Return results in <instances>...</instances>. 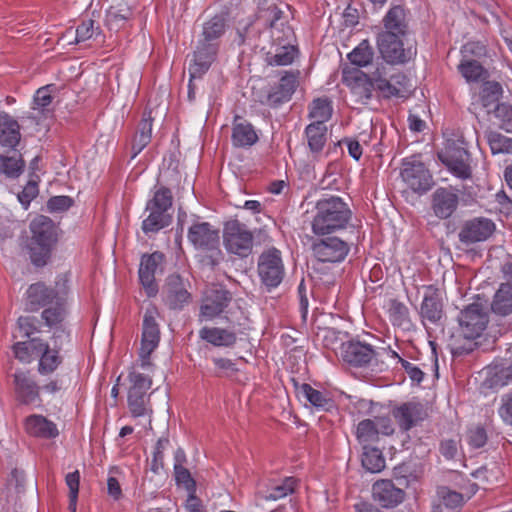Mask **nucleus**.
I'll list each match as a JSON object with an SVG mask.
<instances>
[{
  "mask_svg": "<svg viewBox=\"0 0 512 512\" xmlns=\"http://www.w3.org/2000/svg\"><path fill=\"white\" fill-rule=\"evenodd\" d=\"M493 113L500 121V129L506 132H512V105L508 103H497Z\"/></svg>",
  "mask_w": 512,
  "mask_h": 512,
  "instance_id": "obj_58",
  "label": "nucleus"
},
{
  "mask_svg": "<svg viewBox=\"0 0 512 512\" xmlns=\"http://www.w3.org/2000/svg\"><path fill=\"white\" fill-rule=\"evenodd\" d=\"M165 256L162 252L156 251L152 254H144L141 257L139 267V279L149 297H154L159 289L155 275L160 265L164 262Z\"/></svg>",
  "mask_w": 512,
  "mask_h": 512,
  "instance_id": "obj_19",
  "label": "nucleus"
},
{
  "mask_svg": "<svg viewBox=\"0 0 512 512\" xmlns=\"http://www.w3.org/2000/svg\"><path fill=\"white\" fill-rule=\"evenodd\" d=\"M53 85H47L39 88L33 98L32 110L27 115L28 119L39 121L41 118H47L52 115L51 104L53 97L51 95Z\"/></svg>",
  "mask_w": 512,
  "mask_h": 512,
  "instance_id": "obj_31",
  "label": "nucleus"
},
{
  "mask_svg": "<svg viewBox=\"0 0 512 512\" xmlns=\"http://www.w3.org/2000/svg\"><path fill=\"white\" fill-rule=\"evenodd\" d=\"M51 246L30 243V258L34 265L44 266L50 256Z\"/></svg>",
  "mask_w": 512,
  "mask_h": 512,
  "instance_id": "obj_61",
  "label": "nucleus"
},
{
  "mask_svg": "<svg viewBox=\"0 0 512 512\" xmlns=\"http://www.w3.org/2000/svg\"><path fill=\"white\" fill-rule=\"evenodd\" d=\"M392 415L403 432L409 431L428 417L424 405L418 402H406L394 408Z\"/></svg>",
  "mask_w": 512,
  "mask_h": 512,
  "instance_id": "obj_23",
  "label": "nucleus"
},
{
  "mask_svg": "<svg viewBox=\"0 0 512 512\" xmlns=\"http://www.w3.org/2000/svg\"><path fill=\"white\" fill-rule=\"evenodd\" d=\"M376 428L372 419H364L358 423L356 438L363 447L370 446L371 443H375L379 440V434Z\"/></svg>",
  "mask_w": 512,
  "mask_h": 512,
  "instance_id": "obj_48",
  "label": "nucleus"
},
{
  "mask_svg": "<svg viewBox=\"0 0 512 512\" xmlns=\"http://www.w3.org/2000/svg\"><path fill=\"white\" fill-rule=\"evenodd\" d=\"M300 393L317 409L329 410L333 402L323 392L314 389L310 384L303 383L299 386Z\"/></svg>",
  "mask_w": 512,
  "mask_h": 512,
  "instance_id": "obj_44",
  "label": "nucleus"
},
{
  "mask_svg": "<svg viewBox=\"0 0 512 512\" xmlns=\"http://www.w3.org/2000/svg\"><path fill=\"white\" fill-rule=\"evenodd\" d=\"M294 46H283L275 54H267V62L272 66H286L293 62L296 55Z\"/></svg>",
  "mask_w": 512,
  "mask_h": 512,
  "instance_id": "obj_55",
  "label": "nucleus"
},
{
  "mask_svg": "<svg viewBox=\"0 0 512 512\" xmlns=\"http://www.w3.org/2000/svg\"><path fill=\"white\" fill-rule=\"evenodd\" d=\"M101 33L99 25L93 19H85L76 29V43L85 42Z\"/></svg>",
  "mask_w": 512,
  "mask_h": 512,
  "instance_id": "obj_59",
  "label": "nucleus"
},
{
  "mask_svg": "<svg viewBox=\"0 0 512 512\" xmlns=\"http://www.w3.org/2000/svg\"><path fill=\"white\" fill-rule=\"evenodd\" d=\"M12 351L15 358L24 364H30L37 358V372L41 376L53 374L63 363L60 348L56 345L51 348L43 339L16 342L12 346Z\"/></svg>",
  "mask_w": 512,
  "mask_h": 512,
  "instance_id": "obj_2",
  "label": "nucleus"
},
{
  "mask_svg": "<svg viewBox=\"0 0 512 512\" xmlns=\"http://www.w3.org/2000/svg\"><path fill=\"white\" fill-rule=\"evenodd\" d=\"M296 487V480L293 477L285 478L280 484L271 487L264 496L265 500H279L292 494Z\"/></svg>",
  "mask_w": 512,
  "mask_h": 512,
  "instance_id": "obj_54",
  "label": "nucleus"
},
{
  "mask_svg": "<svg viewBox=\"0 0 512 512\" xmlns=\"http://www.w3.org/2000/svg\"><path fill=\"white\" fill-rule=\"evenodd\" d=\"M191 283L179 274L169 275L161 289L164 304L171 310H181L192 300Z\"/></svg>",
  "mask_w": 512,
  "mask_h": 512,
  "instance_id": "obj_9",
  "label": "nucleus"
},
{
  "mask_svg": "<svg viewBox=\"0 0 512 512\" xmlns=\"http://www.w3.org/2000/svg\"><path fill=\"white\" fill-rule=\"evenodd\" d=\"M371 78L374 82V90H377L382 98L398 97V90L395 89L394 84H391L390 76L387 75L384 66H378L371 73Z\"/></svg>",
  "mask_w": 512,
  "mask_h": 512,
  "instance_id": "obj_37",
  "label": "nucleus"
},
{
  "mask_svg": "<svg viewBox=\"0 0 512 512\" xmlns=\"http://www.w3.org/2000/svg\"><path fill=\"white\" fill-rule=\"evenodd\" d=\"M341 357L346 364L362 368L371 364L377 357V352L369 344L351 340L342 344Z\"/></svg>",
  "mask_w": 512,
  "mask_h": 512,
  "instance_id": "obj_20",
  "label": "nucleus"
},
{
  "mask_svg": "<svg viewBox=\"0 0 512 512\" xmlns=\"http://www.w3.org/2000/svg\"><path fill=\"white\" fill-rule=\"evenodd\" d=\"M66 485L69 488V505L68 509L70 512H76L77 500L79 493L80 484V473L78 470L68 473L65 477Z\"/></svg>",
  "mask_w": 512,
  "mask_h": 512,
  "instance_id": "obj_56",
  "label": "nucleus"
},
{
  "mask_svg": "<svg viewBox=\"0 0 512 512\" xmlns=\"http://www.w3.org/2000/svg\"><path fill=\"white\" fill-rule=\"evenodd\" d=\"M437 155L441 163L455 177L461 180L472 178L471 154L462 137L447 139L444 148Z\"/></svg>",
  "mask_w": 512,
  "mask_h": 512,
  "instance_id": "obj_3",
  "label": "nucleus"
},
{
  "mask_svg": "<svg viewBox=\"0 0 512 512\" xmlns=\"http://www.w3.org/2000/svg\"><path fill=\"white\" fill-rule=\"evenodd\" d=\"M400 175L406 185L420 195L429 191L434 185L429 169L415 158L403 161Z\"/></svg>",
  "mask_w": 512,
  "mask_h": 512,
  "instance_id": "obj_11",
  "label": "nucleus"
},
{
  "mask_svg": "<svg viewBox=\"0 0 512 512\" xmlns=\"http://www.w3.org/2000/svg\"><path fill=\"white\" fill-rule=\"evenodd\" d=\"M503 94V89L500 83L496 81H487L483 84L480 97L483 106L488 107L499 101Z\"/></svg>",
  "mask_w": 512,
  "mask_h": 512,
  "instance_id": "obj_53",
  "label": "nucleus"
},
{
  "mask_svg": "<svg viewBox=\"0 0 512 512\" xmlns=\"http://www.w3.org/2000/svg\"><path fill=\"white\" fill-rule=\"evenodd\" d=\"M392 31H382L377 35V46L383 59L390 64H404L416 55V49L404 48L401 37Z\"/></svg>",
  "mask_w": 512,
  "mask_h": 512,
  "instance_id": "obj_7",
  "label": "nucleus"
},
{
  "mask_svg": "<svg viewBox=\"0 0 512 512\" xmlns=\"http://www.w3.org/2000/svg\"><path fill=\"white\" fill-rule=\"evenodd\" d=\"M38 195V183L36 180H30L18 194V199L25 208L28 207L30 202Z\"/></svg>",
  "mask_w": 512,
  "mask_h": 512,
  "instance_id": "obj_64",
  "label": "nucleus"
},
{
  "mask_svg": "<svg viewBox=\"0 0 512 512\" xmlns=\"http://www.w3.org/2000/svg\"><path fill=\"white\" fill-rule=\"evenodd\" d=\"M458 205L459 196L452 187H438L431 195V210L438 219L450 218Z\"/></svg>",
  "mask_w": 512,
  "mask_h": 512,
  "instance_id": "obj_21",
  "label": "nucleus"
},
{
  "mask_svg": "<svg viewBox=\"0 0 512 512\" xmlns=\"http://www.w3.org/2000/svg\"><path fill=\"white\" fill-rule=\"evenodd\" d=\"M495 223L485 217L465 221L458 233L459 241L465 245L487 240L495 231Z\"/></svg>",
  "mask_w": 512,
  "mask_h": 512,
  "instance_id": "obj_15",
  "label": "nucleus"
},
{
  "mask_svg": "<svg viewBox=\"0 0 512 512\" xmlns=\"http://www.w3.org/2000/svg\"><path fill=\"white\" fill-rule=\"evenodd\" d=\"M298 81L293 74H286L279 80V83L271 87L267 93L263 104L277 108L285 102H288L296 90Z\"/></svg>",
  "mask_w": 512,
  "mask_h": 512,
  "instance_id": "obj_27",
  "label": "nucleus"
},
{
  "mask_svg": "<svg viewBox=\"0 0 512 512\" xmlns=\"http://www.w3.org/2000/svg\"><path fill=\"white\" fill-rule=\"evenodd\" d=\"M21 133L18 122L7 113H0V146L14 149L20 142Z\"/></svg>",
  "mask_w": 512,
  "mask_h": 512,
  "instance_id": "obj_30",
  "label": "nucleus"
},
{
  "mask_svg": "<svg viewBox=\"0 0 512 512\" xmlns=\"http://www.w3.org/2000/svg\"><path fill=\"white\" fill-rule=\"evenodd\" d=\"M66 298L56 301L54 306L45 307L41 313V319L49 328H60L66 318Z\"/></svg>",
  "mask_w": 512,
  "mask_h": 512,
  "instance_id": "obj_40",
  "label": "nucleus"
},
{
  "mask_svg": "<svg viewBox=\"0 0 512 512\" xmlns=\"http://www.w3.org/2000/svg\"><path fill=\"white\" fill-rule=\"evenodd\" d=\"M174 474L178 484H183L188 491H195L196 483L187 468L180 464L174 465Z\"/></svg>",
  "mask_w": 512,
  "mask_h": 512,
  "instance_id": "obj_62",
  "label": "nucleus"
},
{
  "mask_svg": "<svg viewBox=\"0 0 512 512\" xmlns=\"http://www.w3.org/2000/svg\"><path fill=\"white\" fill-rule=\"evenodd\" d=\"M352 218L348 204L338 196H331L317 201L315 214L311 222L312 232L324 236L346 229Z\"/></svg>",
  "mask_w": 512,
  "mask_h": 512,
  "instance_id": "obj_1",
  "label": "nucleus"
},
{
  "mask_svg": "<svg viewBox=\"0 0 512 512\" xmlns=\"http://www.w3.org/2000/svg\"><path fill=\"white\" fill-rule=\"evenodd\" d=\"M212 362L215 366L214 374L217 377H232L238 372L235 362L224 357H213Z\"/></svg>",
  "mask_w": 512,
  "mask_h": 512,
  "instance_id": "obj_60",
  "label": "nucleus"
},
{
  "mask_svg": "<svg viewBox=\"0 0 512 512\" xmlns=\"http://www.w3.org/2000/svg\"><path fill=\"white\" fill-rule=\"evenodd\" d=\"M173 196L172 192L167 187H160L154 192L153 197L148 200L146 209H159L168 211L172 208Z\"/></svg>",
  "mask_w": 512,
  "mask_h": 512,
  "instance_id": "obj_50",
  "label": "nucleus"
},
{
  "mask_svg": "<svg viewBox=\"0 0 512 512\" xmlns=\"http://www.w3.org/2000/svg\"><path fill=\"white\" fill-rule=\"evenodd\" d=\"M188 240L200 250L217 249L220 244L219 230L208 222H196L190 226Z\"/></svg>",
  "mask_w": 512,
  "mask_h": 512,
  "instance_id": "obj_22",
  "label": "nucleus"
},
{
  "mask_svg": "<svg viewBox=\"0 0 512 512\" xmlns=\"http://www.w3.org/2000/svg\"><path fill=\"white\" fill-rule=\"evenodd\" d=\"M201 340L215 347H233L237 341V333L233 327H208L199 330Z\"/></svg>",
  "mask_w": 512,
  "mask_h": 512,
  "instance_id": "obj_28",
  "label": "nucleus"
},
{
  "mask_svg": "<svg viewBox=\"0 0 512 512\" xmlns=\"http://www.w3.org/2000/svg\"><path fill=\"white\" fill-rule=\"evenodd\" d=\"M491 311L494 317H507L512 314V284L500 285L493 297Z\"/></svg>",
  "mask_w": 512,
  "mask_h": 512,
  "instance_id": "obj_33",
  "label": "nucleus"
},
{
  "mask_svg": "<svg viewBox=\"0 0 512 512\" xmlns=\"http://www.w3.org/2000/svg\"><path fill=\"white\" fill-rule=\"evenodd\" d=\"M258 141V135L251 123L236 116L232 128V142L236 147H250Z\"/></svg>",
  "mask_w": 512,
  "mask_h": 512,
  "instance_id": "obj_32",
  "label": "nucleus"
},
{
  "mask_svg": "<svg viewBox=\"0 0 512 512\" xmlns=\"http://www.w3.org/2000/svg\"><path fill=\"white\" fill-rule=\"evenodd\" d=\"M257 272L268 291L278 287L285 276L281 252L276 248L263 251L258 258Z\"/></svg>",
  "mask_w": 512,
  "mask_h": 512,
  "instance_id": "obj_6",
  "label": "nucleus"
},
{
  "mask_svg": "<svg viewBox=\"0 0 512 512\" xmlns=\"http://www.w3.org/2000/svg\"><path fill=\"white\" fill-rule=\"evenodd\" d=\"M223 245L227 253L241 259L247 258L253 252L254 234L239 220H229L223 227Z\"/></svg>",
  "mask_w": 512,
  "mask_h": 512,
  "instance_id": "obj_4",
  "label": "nucleus"
},
{
  "mask_svg": "<svg viewBox=\"0 0 512 512\" xmlns=\"http://www.w3.org/2000/svg\"><path fill=\"white\" fill-rule=\"evenodd\" d=\"M146 211L149 215L142 222V230L145 234L158 232L171 223L172 217L168 211L159 209H146Z\"/></svg>",
  "mask_w": 512,
  "mask_h": 512,
  "instance_id": "obj_39",
  "label": "nucleus"
},
{
  "mask_svg": "<svg viewBox=\"0 0 512 512\" xmlns=\"http://www.w3.org/2000/svg\"><path fill=\"white\" fill-rule=\"evenodd\" d=\"M160 341V329L152 312L146 311L143 318L141 347L139 356L142 367L149 366L150 356L158 347Z\"/></svg>",
  "mask_w": 512,
  "mask_h": 512,
  "instance_id": "obj_18",
  "label": "nucleus"
},
{
  "mask_svg": "<svg viewBox=\"0 0 512 512\" xmlns=\"http://www.w3.org/2000/svg\"><path fill=\"white\" fill-rule=\"evenodd\" d=\"M486 137L492 154L512 152V138H508L496 131L488 132Z\"/></svg>",
  "mask_w": 512,
  "mask_h": 512,
  "instance_id": "obj_52",
  "label": "nucleus"
},
{
  "mask_svg": "<svg viewBox=\"0 0 512 512\" xmlns=\"http://www.w3.org/2000/svg\"><path fill=\"white\" fill-rule=\"evenodd\" d=\"M152 122L151 111H145L132 141L133 157L137 156L150 143L152 138Z\"/></svg>",
  "mask_w": 512,
  "mask_h": 512,
  "instance_id": "obj_34",
  "label": "nucleus"
},
{
  "mask_svg": "<svg viewBox=\"0 0 512 512\" xmlns=\"http://www.w3.org/2000/svg\"><path fill=\"white\" fill-rule=\"evenodd\" d=\"M311 249L318 261L336 263L345 259L349 245L338 237H327L313 242Z\"/></svg>",
  "mask_w": 512,
  "mask_h": 512,
  "instance_id": "obj_16",
  "label": "nucleus"
},
{
  "mask_svg": "<svg viewBox=\"0 0 512 512\" xmlns=\"http://www.w3.org/2000/svg\"><path fill=\"white\" fill-rule=\"evenodd\" d=\"M24 168L25 161L21 154H18V156L0 155V173L7 178H18L23 173Z\"/></svg>",
  "mask_w": 512,
  "mask_h": 512,
  "instance_id": "obj_43",
  "label": "nucleus"
},
{
  "mask_svg": "<svg viewBox=\"0 0 512 512\" xmlns=\"http://www.w3.org/2000/svg\"><path fill=\"white\" fill-rule=\"evenodd\" d=\"M305 135L310 151L317 155L327 142V126L322 123H310L305 128Z\"/></svg>",
  "mask_w": 512,
  "mask_h": 512,
  "instance_id": "obj_35",
  "label": "nucleus"
},
{
  "mask_svg": "<svg viewBox=\"0 0 512 512\" xmlns=\"http://www.w3.org/2000/svg\"><path fill=\"white\" fill-rule=\"evenodd\" d=\"M361 462L363 468L371 473H379L385 468V458L378 448L363 447Z\"/></svg>",
  "mask_w": 512,
  "mask_h": 512,
  "instance_id": "obj_42",
  "label": "nucleus"
},
{
  "mask_svg": "<svg viewBox=\"0 0 512 512\" xmlns=\"http://www.w3.org/2000/svg\"><path fill=\"white\" fill-rule=\"evenodd\" d=\"M15 400L20 405L41 406V388L29 370H16L13 375Z\"/></svg>",
  "mask_w": 512,
  "mask_h": 512,
  "instance_id": "obj_12",
  "label": "nucleus"
},
{
  "mask_svg": "<svg viewBox=\"0 0 512 512\" xmlns=\"http://www.w3.org/2000/svg\"><path fill=\"white\" fill-rule=\"evenodd\" d=\"M220 45L199 39L196 50L193 53V61L189 66V74L192 79L201 78L215 61Z\"/></svg>",
  "mask_w": 512,
  "mask_h": 512,
  "instance_id": "obj_17",
  "label": "nucleus"
},
{
  "mask_svg": "<svg viewBox=\"0 0 512 512\" xmlns=\"http://www.w3.org/2000/svg\"><path fill=\"white\" fill-rule=\"evenodd\" d=\"M443 314L441 291L434 285L425 286L423 300L420 306L421 318L432 324H437L440 322Z\"/></svg>",
  "mask_w": 512,
  "mask_h": 512,
  "instance_id": "obj_24",
  "label": "nucleus"
},
{
  "mask_svg": "<svg viewBox=\"0 0 512 512\" xmlns=\"http://www.w3.org/2000/svg\"><path fill=\"white\" fill-rule=\"evenodd\" d=\"M332 112V102L328 98H317L310 106L309 118L314 119L312 123L326 125L325 123L332 117Z\"/></svg>",
  "mask_w": 512,
  "mask_h": 512,
  "instance_id": "obj_45",
  "label": "nucleus"
},
{
  "mask_svg": "<svg viewBox=\"0 0 512 512\" xmlns=\"http://www.w3.org/2000/svg\"><path fill=\"white\" fill-rule=\"evenodd\" d=\"M169 443L170 441L167 436L159 438L156 442L150 466L151 471L155 474H158L164 467V451L168 447Z\"/></svg>",
  "mask_w": 512,
  "mask_h": 512,
  "instance_id": "obj_57",
  "label": "nucleus"
},
{
  "mask_svg": "<svg viewBox=\"0 0 512 512\" xmlns=\"http://www.w3.org/2000/svg\"><path fill=\"white\" fill-rule=\"evenodd\" d=\"M385 31H392L397 34H406L407 21L405 9L400 5L391 7L383 18Z\"/></svg>",
  "mask_w": 512,
  "mask_h": 512,
  "instance_id": "obj_36",
  "label": "nucleus"
},
{
  "mask_svg": "<svg viewBox=\"0 0 512 512\" xmlns=\"http://www.w3.org/2000/svg\"><path fill=\"white\" fill-rule=\"evenodd\" d=\"M226 27V18L223 15H215L203 24L201 38L220 45V39L224 35Z\"/></svg>",
  "mask_w": 512,
  "mask_h": 512,
  "instance_id": "obj_38",
  "label": "nucleus"
},
{
  "mask_svg": "<svg viewBox=\"0 0 512 512\" xmlns=\"http://www.w3.org/2000/svg\"><path fill=\"white\" fill-rule=\"evenodd\" d=\"M489 321L487 309L480 303L469 304L458 315L460 333L466 339L481 336Z\"/></svg>",
  "mask_w": 512,
  "mask_h": 512,
  "instance_id": "obj_8",
  "label": "nucleus"
},
{
  "mask_svg": "<svg viewBox=\"0 0 512 512\" xmlns=\"http://www.w3.org/2000/svg\"><path fill=\"white\" fill-rule=\"evenodd\" d=\"M16 328L21 337L28 340L40 339L39 337H34L35 334L41 332V323L36 316H20L17 319Z\"/></svg>",
  "mask_w": 512,
  "mask_h": 512,
  "instance_id": "obj_49",
  "label": "nucleus"
},
{
  "mask_svg": "<svg viewBox=\"0 0 512 512\" xmlns=\"http://www.w3.org/2000/svg\"><path fill=\"white\" fill-rule=\"evenodd\" d=\"M73 205V199L69 196H54L47 202V208L50 212H63Z\"/></svg>",
  "mask_w": 512,
  "mask_h": 512,
  "instance_id": "obj_63",
  "label": "nucleus"
},
{
  "mask_svg": "<svg viewBox=\"0 0 512 512\" xmlns=\"http://www.w3.org/2000/svg\"><path fill=\"white\" fill-rule=\"evenodd\" d=\"M373 499L384 508H394L403 502L405 492L395 486L392 480L381 479L372 486Z\"/></svg>",
  "mask_w": 512,
  "mask_h": 512,
  "instance_id": "obj_26",
  "label": "nucleus"
},
{
  "mask_svg": "<svg viewBox=\"0 0 512 512\" xmlns=\"http://www.w3.org/2000/svg\"><path fill=\"white\" fill-rule=\"evenodd\" d=\"M389 317L394 326L407 328L410 324L407 306L397 300H392L390 303Z\"/></svg>",
  "mask_w": 512,
  "mask_h": 512,
  "instance_id": "obj_51",
  "label": "nucleus"
},
{
  "mask_svg": "<svg viewBox=\"0 0 512 512\" xmlns=\"http://www.w3.org/2000/svg\"><path fill=\"white\" fill-rule=\"evenodd\" d=\"M467 82H478L487 76L486 69L476 60L463 58L457 66Z\"/></svg>",
  "mask_w": 512,
  "mask_h": 512,
  "instance_id": "obj_41",
  "label": "nucleus"
},
{
  "mask_svg": "<svg viewBox=\"0 0 512 512\" xmlns=\"http://www.w3.org/2000/svg\"><path fill=\"white\" fill-rule=\"evenodd\" d=\"M342 81L350 89L357 103L367 105L372 100L374 82L371 74L359 68H345L342 72Z\"/></svg>",
  "mask_w": 512,
  "mask_h": 512,
  "instance_id": "obj_13",
  "label": "nucleus"
},
{
  "mask_svg": "<svg viewBox=\"0 0 512 512\" xmlns=\"http://www.w3.org/2000/svg\"><path fill=\"white\" fill-rule=\"evenodd\" d=\"M131 387L128 391V407L133 417H141L149 414L151 409L148 407L149 395L147 391L151 388L152 380L150 377L131 372L129 375Z\"/></svg>",
  "mask_w": 512,
  "mask_h": 512,
  "instance_id": "obj_10",
  "label": "nucleus"
},
{
  "mask_svg": "<svg viewBox=\"0 0 512 512\" xmlns=\"http://www.w3.org/2000/svg\"><path fill=\"white\" fill-rule=\"evenodd\" d=\"M32 233L31 243L44 246H52L56 241V233L53 221L44 215L37 216L30 224Z\"/></svg>",
  "mask_w": 512,
  "mask_h": 512,
  "instance_id": "obj_29",
  "label": "nucleus"
},
{
  "mask_svg": "<svg viewBox=\"0 0 512 512\" xmlns=\"http://www.w3.org/2000/svg\"><path fill=\"white\" fill-rule=\"evenodd\" d=\"M232 294L221 286L209 289L200 306L199 319L212 320L219 316L230 304Z\"/></svg>",
  "mask_w": 512,
  "mask_h": 512,
  "instance_id": "obj_14",
  "label": "nucleus"
},
{
  "mask_svg": "<svg viewBox=\"0 0 512 512\" xmlns=\"http://www.w3.org/2000/svg\"><path fill=\"white\" fill-rule=\"evenodd\" d=\"M438 495L440 498V503L436 506H443V511H458V509L461 508L465 502L463 494L453 491L445 486L438 489Z\"/></svg>",
  "mask_w": 512,
  "mask_h": 512,
  "instance_id": "obj_47",
  "label": "nucleus"
},
{
  "mask_svg": "<svg viewBox=\"0 0 512 512\" xmlns=\"http://www.w3.org/2000/svg\"><path fill=\"white\" fill-rule=\"evenodd\" d=\"M67 294L66 281H63L62 284L57 282L55 287L48 286L44 282L33 283L25 293V311L38 312L40 309L59 301V299L66 298Z\"/></svg>",
  "mask_w": 512,
  "mask_h": 512,
  "instance_id": "obj_5",
  "label": "nucleus"
},
{
  "mask_svg": "<svg viewBox=\"0 0 512 512\" xmlns=\"http://www.w3.org/2000/svg\"><path fill=\"white\" fill-rule=\"evenodd\" d=\"M374 50L368 40H363L349 54L350 62L358 67H365L372 63Z\"/></svg>",
  "mask_w": 512,
  "mask_h": 512,
  "instance_id": "obj_46",
  "label": "nucleus"
},
{
  "mask_svg": "<svg viewBox=\"0 0 512 512\" xmlns=\"http://www.w3.org/2000/svg\"><path fill=\"white\" fill-rule=\"evenodd\" d=\"M23 429L25 433L38 439H55L59 436L57 425L42 414H31L24 418Z\"/></svg>",
  "mask_w": 512,
  "mask_h": 512,
  "instance_id": "obj_25",
  "label": "nucleus"
}]
</instances>
